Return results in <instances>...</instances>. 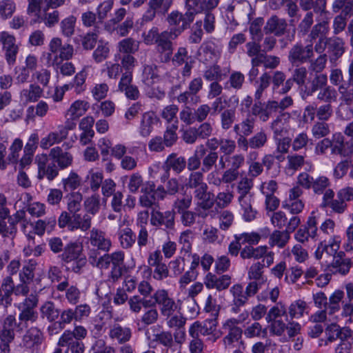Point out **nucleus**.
Wrapping results in <instances>:
<instances>
[{
    "label": "nucleus",
    "instance_id": "nucleus-1",
    "mask_svg": "<svg viewBox=\"0 0 353 353\" xmlns=\"http://www.w3.org/2000/svg\"><path fill=\"white\" fill-rule=\"evenodd\" d=\"M88 242L92 246L88 251L89 263L99 270H108L112 265L108 278L112 282L117 281L123 274L124 252L117 250L109 254L112 241L104 231L97 228L90 230Z\"/></svg>",
    "mask_w": 353,
    "mask_h": 353
},
{
    "label": "nucleus",
    "instance_id": "nucleus-2",
    "mask_svg": "<svg viewBox=\"0 0 353 353\" xmlns=\"http://www.w3.org/2000/svg\"><path fill=\"white\" fill-rule=\"evenodd\" d=\"M326 0H300L301 8L307 11L304 17L298 26L299 32L306 34L314 23V14L316 15L317 23L312 28L308 35L311 41L319 37H325L330 31L329 12L326 9Z\"/></svg>",
    "mask_w": 353,
    "mask_h": 353
},
{
    "label": "nucleus",
    "instance_id": "nucleus-3",
    "mask_svg": "<svg viewBox=\"0 0 353 353\" xmlns=\"http://www.w3.org/2000/svg\"><path fill=\"white\" fill-rule=\"evenodd\" d=\"M187 188L194 189V198L198 206L203 210H209L214 205L213 195L208 192V186L204 181L203 172H192L187 179Z\"/></svg>",
    "mask_w": 353,
    "mask_h": 353
},
{
    "label": "nucleus",
    "instance_id": "nucleus-4",
    "mask_svg": "<svg viewBox=\"0 0 353 353\" xmlns=\"http://www.w3.org/2000/svg\"><path fill=\"white\" fill-rule=\"evenodd\" d=\"M219 334L213 335L212 342H215L221 335L224 334L221 343L225 350H231L243 344V329L237 325L234 317L227 319L222 323Z\"/></svg>",
    "mask_w": 353,
    "mask_h": 353
},
{
    "label": "nucleus",
    "instance_id": "nucleus-5",
    "mask_svg": "<svg viewBox=\"0 0 353 353\" xmlns=\"http://www.w3.org/2000/svg\"><path fill=\"white\" fill-rule=\"evenodd\" d=\"M83 248L81 245L75 242H70L64 246V249L59 258L63 263H73L72 270L79 273L85 265L86 259L83 256Z\"/></svg>",
    "mask_w": 353,
    "mask_h": 353
},
{
    "label": "nucleus",
    "instance_id": "nucleus-6",
    "mask_svg": "<svg viewBox=\"0 0 353 353\" xmlns=\"http://www.w3.org/2000/svg\"><path fill=\"white\" fill-rule=\"evenodd\" d=\"M178 37V32H172L170 30H164L160 33L155 45L161 63H166L171 61V56L174 50L172 41Z\"/></svg>",
    "mask_w": 353,
    "mask_h": 353
},
{
    "label": "nucleus",
    "instance_id": "nucleus-7",
    "mask_svg": "<svg viewBox=\"0 0 353 353\" xmlns=\"http://www.w3.org/2000/svg\"><path fill=\"white\" fill-rule=\"evenodd\" d=\"M287 228L283 230H276L270 235L269 245L273 248L276 246L279 248H284L290 239V234L293 232L301 224L300 217L292 216Z\"/></svg>",
    "mask_w": 353,
    "mask_h": 353
},
{
    "label": "nucleus",
    "instance_id": "nucleus-8",
    "mask_svg": "<svg viewBox=\"0 0 353 353\" xmlns=\"http://www.w3.org/2000/svg\"><path fill=\"white\" fill-rule=\"evenodd\" d=\"M153 305H158L163 316L170 317L177 310L178 305L174 299L165 289H158L152 296Z\"/></svg>",
    "mask_w": 353,
    "mask_h": 353
},
{
    "label": "nucleus",
    "instance_id": "nucleus-9",
    "mask_svg": "<svg viewBox=\"0 0 353 353\" xmlns=\"http://www.w3.org/2000/svg\"><path fill=\"white\" fill-rule=\"evenodd\" d=\"M35 161L37 165L39 180L46 178L49 181H52L59 175L57 165L54 162L49 163V157L46 154H37Z\"/></svg>",
    "mask_w": 353,
    "mask_h": 353
},
{
    "label": "nucleus",
    "instance_id": "nucleus-10",
    "mask_svg": "<svg viewBox=\"0 0 353 353\" xmlns=\"http://www.w3.org/2000/svg\"><path fill=\"white\" fill-rule=\"evenodd\" d=\"M314 56L312 44L304 46L301 43L294 45L288 53V61L293 65H299L310 61Z\"/></svg>",
    "mask_w": 353,
    "mask_h": 353
},
{
    "label": "nucleus",
    "instance_id": "nucleus-11",
    "mask_svg": "<svg viewBox=\"0 0 353 353\" xmlns=\"http://www.w3.org/2000/svg\"><path fill=\"white\" fill-rule=\"evenodd\" d=\"M185 167L186 160L184 157L179 156L176 153L169 154L163 165L164 172L160 176L161 181L165 183L168 179L170 170L179 174L185 170Z\"/></svg>",
    "mask_w": 353,
    "mask_h": 353
},
{
    "label": "nucleus",
    "instance_id": "nucleus-12",
    "mask_svg": "<svg viewBox=\"0 0 353 353\" xmlns=\"http://www.w3.org/2000/svg\"><path fill=\"white\" fill-rule=\"evenodd\" d=\"M331 142V154L343 157H349L353 154V139L345 141L341 133L336 132L332 135Z\"/></svg>",
    "mask_w": 353,
    "mask_h": 353
},
{
    "label": "nucleus",
    "instance_id": "nucleus-13",
    "mask_svg": "<svg viewBox=\"0 0 353 353\" xmlns=\"http://www.w3.org/2000/svg\"><path fill=\"white\" fill-rule=\"evenodd\" d=\"M350 329L347 327H341L336 323L328 324L324 330L325 338L321 339L319 341L320 347L327 346L335 342L337 339H342L346 337Z\"/></svg>",
    "mask_w": 353,
    "mask_h": 353
},
{
    "label": "nucleus",
    "instance_id": "nucleus-14",
    "mask_svg": "<svg viewBox=\"0 0 353 353\" xmlns=\"http://www.w3.org/2000/svg\"><path fill=\"white\" fill-rule=\"evenodd\" d=\"M0 43L3 46L7 63L10 65H14L19 51L15 37L7 32H0Z\"/></svg>",
    "mask_w": 353,
    "mask_h": 353
},
{
    "label": "nucleus",
    "instance_id": "nucleus-15",
    "mask_svg": "<svg viewBox=\"0 0 353 353\" xmlns=\"http://www.w3.org/2000/svg\"><path fill=\"white\" fill-rule=\"evenodd\" d=\"M150 223L153 226H164L166 229L173 230L175 225V212L174 210L161 212L153 210L151 213Z\"/></svg>",
    "mask_w": 353,
    "mask_h": 353
},
{
    "label": "nucleus",
    "instance_id": "nucleus-16",
    "mask_svg": "<svg viewBox=\"0 0 353 353\" xmlns=\"http://www.w3.org/2000/svg\"><path fill=\"white\" fill-rule=\"evenodd\" d=\"M199 61L204 64L216 62L221 56V50L211 41L204 42L199 50Z\"/></svg>",
    "mask_w": 353,
    "mask_h": 353
},
{
    "label": "nucleus",
    "instance_id": "nucleus-17",
    "mask_svg": "<svg viewBox=\"0 0 353 353\" xmlns=\"http://www.w3.org/2000/svg\"><path fill=\"white\" fill-rule=\"evenodd\" d=\"M293 70L292 77L288 79L279 90V94H284L288 92L296 83L299 86L305 85L307 75V70L305 66L296 65Z\"/></svg>",
    "mask_w": 353,
    "mask_h": 353
},
{
    "label": "nucleus",
    "instance_id": "nucleus-18",
    "mask_svg": "<svg viewBox=\"0 0 353 353\" xmlns=\"http://www.w3.org/2000/svg\"><path fill=\"white\" fill-rule=\"evenodd\" d=\"M290 118V114L286 112H282L276 116L270 125L273 133V137H283L288 134Z\"/></svg>",
    "mask_w": 353,
    "mask_h": 353
},
{
    "label": "nucleus",
    "instance_id": "nucleus-19",
    "mask_svg": "<svg viewBox=\"0 0 353 353\" xmlns=\"http://www.w3.org/2000/svg\"><path fill=\"white\" fill-rule=\"evenodd\" d=\"M49 157L54 163H57V167L61 170L68 168L73 162L72 154L69 152L64 151L60 146L50 149Z\"/></svg>",
    "mask_w": 353,
    "mask_h": 353
},
{
    "label": "nucleus",
    "instance_id": "nucleus-20",
    "mask_svg": "<svg viewBox=\"0 0 353 353\" xmlns=\"http://www.w3.org/2000/svg\"><path fill=\"white\" fill-rule=\"evenodd\" d=\"M204 284L208 289H216L222 291L229 288L231 284V276L223 274L220 276L208 272L204 278Z\"/></svg>",
    "mask_w": 353,
    "mask_h": 353
},
{
    "label": "nucleus",
    "instance_id": "nucleus-21",
    "mask_svg": "<svg viewBox=\"0 0 353 353\" xmlns=\"http://www.w3.org/2000/svg\"><path fill=\"white\" fill-rule=\"evenodd\" d=\"M132 75L129 72L123 73L118 85V89L123 92L125 97L131 100H136L139 97V91L137 85L132 84Z\"/></svg>",
    "mask_w": 353,
    "mask_h": 353
},
{
    "label": "nucleus",
    "instance_id": "nucleus-22",
    "mask_svg": "<svg viewBox=\"0 0 353 353\" xmlns=\"http://www.w3.org/2000/svg\"><path fill=\"white\" fill-rule=\"evenodd\" d=\"M168 22L171 28L169 29L172 32H178L179 36L188 28L192 21H188L186 13L182 14L179 11H172L168 16Z\"/></svg>",
    "mask_w": 353,
    "mask_h": 353
},
{
    "label": "nucleus",
    "instance_id": "nucleus-23",
    "mask_svg": "<svg viewBox=\"0 0 353 353\" xmlns=\"http://www.w3.org/2000/svg\"><path fill=\"white\" fill-rule=\"evenodd\" d=\"M327 53L331 63L336 64L337 61L345 52V42L340 37H328Z\"/></svg>",
    "mask_w": 353,
    "mask_h": 353
},
{
    "label": "nucleus",
    "instance_id": "nucleus-24",
    "mask_svg": "<svg viewBox=\"0 0 353 353\" xmlns=\"http://www.w3.org/2000/svg\"><path fill=\"white\" fill-rule=\"evenodd\" d=\"M57 290L59 292H65V299L68 303L77 305L80 302L81 292L76 285L69 286V282L67 279L60 282L57 285Z\"/></svg>",
    "mask_w": 353,
    "mask_h": 353
},
{
    "label": "nucleus",
    "instance_id": "nucleus-25",
    "mask_svg": "<svg viewBox=\"0 0 353 353\" xmlns=\"http://www.w3.org/2000/svg\"><path fill=\"white\" fill-rule=\"evenodd\" d=\"M272 112H274V108L270 100L265 103H262L260 100L256 101L251 109V116L258 117L259 120L266 122L271 117Z\"/></svg>",
    "mask_w": 353,
    "mask_h": 353
},
{
    "label": "nucleus",
    "instance_id": "nucleus-26",
    "mask_svg": "<svg viewBox=\"0 0 353 353\" xmlns=\"http://www.w3.org/2000/svg\"><path fill=\"white\" fill-rule=\"evenodd\" d=\"M159 122V118L154 112H146L143 114L139 126V134L143 137L150 136L154 125Z\"/></svg>",
    "mask_w": 353,
    "mask_h": 353
},
{
    "label": "nucleus",
    "instance_id": "nucleus-27",
    "mask_svg": "<svg viewBox=\"0 0 353 353\" xmlns=\"http://www.w3.org/2000/svg\"><path fill=\"white\" fill-rule=\"evenodd\" d=\"M287 26V22L284 19L274 15L267 21L264 31L265 33H272L275 36L279 37L285 33Z\"/></svg>",
    "mask_w": 353,
    "mask_h": 353
},
{
    "label": "nucleus",
    "instance_id": "nucleus-28",
    "mask_svg": "<svg viewBox=\"0 0 353 353\" xmlns=\"http://www.w3.org/2000/svg\"><path fill=\"white\" fill-rule=\"evenodd\" d=\"M352 261L347 258L343 252H339L334 256L331 263L332 271L342 275L347 274L350 269Z\"/></svg>",
    "mask_w": 353,
    "mask_h": 353
},
{
    "label": "nucleus",
    "instance_id": "nucleus-29",
    "mask_svg": "<svg viewBox=\"0 0 353 353\" xmlns=\"http://www.w3.org/2000/svg\"><path fill=\"white\" fill-rule=\"evenodd\" d=\"M161 74L159 67L155 64H148L143 65L142 72V81L148 85L151 86L159 81Z\"/></svg>",
    "mask_w": 353,
    "mask_h": 353
},
{
    "label": "nucleus",
    "instance_id": "nucleus-30",
    "mask_svg": "<svg viewBox=\"0 0 353 353\" xmlns=\"http://www.w3.org/2000/svg\"><path fill=\"white\" fill-rule=\"evenodd\" d=\"M255 123L256 119L249 112L245 119L234 125L233 131L236 135L250 136L254 132Z\"/></svg>",
    "mask_w": 353,
    "mask_h": 353
},
{
    "label": "nucleus",
    "instance_id": "nucleus-31",
    "mask_svg": "<svg viewBox=\"0 0 353 353\" xmlns=\"http://www.w3.org/2000/svg\"><path fill=\"white\" fill-rule=\"evenodd\" d=\"M43 340V334L41 331L36 327H30L23 336L21 345L26 348H32L34 345L41 343Z\"/></svg>",
    "mask_w": 353,
    "mask_h": 353
},
{
    "label": "nucleus",
    "instance_id": "nucleus-32",
    "mask_svg": "<svg viewBox=\"0 0 353 353\" xmlns=\"http://www.w3.org/2000/svg\"><path fill=\"white\" fill-rule=\"evenodd\" d=\"M154 336V341L165 347L164 353H174L180 349V347L174 344L173 336L170 332L163 331L155 334Z\"/></svg>",
    "mask_w": 353,
    "mask_h": 353
},
{
    "label": "nucleus",
    "instance_id": "nucleus-33",
    "mask_svg": "<svg viewBox=\"0 0 353 353\" xmlns=\"http://www.w3.org/2000/svg\"><path fill=\"white\" fill-rule=\"evenodd\" d=\"M2 290H3V297L0 300V307L6 309L11 305V295L14 290V284L12 278L10 276H6L1 283Z\"/></svg>",
    "mask_w": 353,
    "mask_h": 353
},
{
    "label": "nucleus",
    "instance_id": "nucleus-34",
    "mask_svg": "<svg viewBox=\"0 0 353 353\" xmlns=\"http://www.w3.org/2000/svg\"><path fill=\"white\" fill-rule=\"evenodd\" d=\"M43 90L37 84L32 83L28 88L23 89L20 92V99L26 103L36 102L41 97Z\"/></svg>",
    "mask_w": 353,
    "mask_h": 353
},
{
    "label": "nucleus",
    "instance_id": "nucleus-35",
    "mask_svg": "<svg viewBox=\"0 0 353 353\" xmlns=\"http://www.w3.org/2000/svg\"><path fill=\"white\" fill-rule=\"evenodd\" d=\"M64 132L60 129L57 131L50 132L46 137L40 141V147L43 150H48L55 144H59L66 139Z\"/></svg>",
    "mask_w": 353,
    "mask_h": 353
},
{
    "label": "nucleus",
    "instance_id": "nucleus-36",
    "mask_svg": "<svg viewBox=\"0 0 353 353\" xmlns=\"http://www.w3.org/2000/svg\"><path fill=\"white\" fill-rule=\"evenodd\" d=\"M92 217L88 214H81L77 213L72 214V221L70 225V230L74 231L80 229L85 232L91 228Z\"/></svg>",
    "mask_w": 353,
    "mask_h": 353
},
{
    "label": "nucleus",
    "instance_id": "nucleus-37",
    "mask_svg": "<svg viewBox=\"0 0 353 353\" xmlns=\"http://www.w3.org/2000/svg\"><path fill=\"white\" fill-rule=\"evenodd\" d=\"M38 263L35 259L25 261L19 274L20 281L31 283L34 278V271Z\"/></svg>",
    "mask_w": 353,
    "mask_h": 353
},
{
    "label": "nucleus",
    "instance_id": "nucleus-38",
    "mask_svg": "<svg viewBox=\"0 0 353 353\" xmlns=\"http://www.w3.org/2000/svg\"><path fill=\"white\" fill-rule=\"evenodd\" d=\"M103 181V172L97 168L90 169L85 177V181L89 185L90 188L92 192H97L99 190Z\"/></svg>",
    "mask_w": 353,
    "mask_h": 353
},
{
    "label": "nucleus",
    "instance_id": "nucleus-39",
    "mask_svg": "<svg viewBox=\"0 0 353 353\" xmlns=\"http://www.w3.org/2000/svg\"><path fill=\"white\" fill-rule=\"evenodd\" d=\"M39 310L41 318L46 319L49 322L55 321L60 314L59 310L56 307L54 303L51 301L43 303Z\"/></svg>",
    "mask_w": 353,
    "mask_h": 353
},
{
    "label": "nucleus",
    "instance_id": "nucleus-40",
    "mask_svg": "<svg viewBox=\"0 0 353 353\" xmlns=\"http://www.w3.org/2000/svg\"><path fill=\"white\" fill-rule=\"evenodd\" d=\"M61 184L64 192H72L81 185V178L76 172L71 171L61 179Z\"/></svg>",
    "mask_w": 353,
    "mask_h": 353
},
{
    "label": "nucleus",
    "instance_id": "nucleus-41",
    "mask_svg": "<svg viewBox=\"0 0 353 353\" xmlns=\"http://www.w3.org/2000/svg\"><path fill=\"white\" fill-rule=\"evenodd\" d=\"M132 336L131 330L128 327H122L119 324L113 325L110 330L111 339L123 343L128 341Z\"/></svg>",
    "mask_w": 353,
    "mask_h": 353
},
{
    "label": "nucleus",
    "instance_id": "nucleus-42",
    "mask_svg": "<svg viewBox=\"0 0 353 353\" xmlns=\"http://www.w3.org/2000/svg\"><path fill=\"white\" fill-rule=\"evenodd\" d=\"M88 108V103L85 101L77 100L72 103L67 111L65 117H70L71 120H77L83 115Z\"/></svg>",
    "mask_w": 353,
    "mask_h": 353
},
{
    "label": "nucleus",
    "instance_id": "nucleus-43",
    "mask_svg": "<svg viewBox=\"0 0 353 353\" xmlns=\"http://www.w3.org/2000/svg\"><path fill=\"white\" fill-rule=\"evenodd\" d=\"M179 108L176 105L171 104L165 106L161 112V117L165 120L167 125L179 126L177 113Z\"/></svg>",
    "mask_w": 353,
    "mask_h": 353
},
{
    "label": "nucleus",
    "instance_id": "nucleus-44",
    "mask_svg": "<svg viewBox=\"0 0 353 353\" xmlns=\"http://www.w3.org/2000/svg\"><path fill=\"white\" fill-rule=\"evenodd\" d=\"M185 8L188 21H193L196 14L203 12L202 0H185Z\"/></svg>",
    "mask_w": 353,
    "mask_h": 353
},
{
    "label": "nucleus",
    "instance_id": "nucleus-45",
    "mask_svg": "<svg viewBox=\"0 0 353 353\" xmlns=\"http://www.w3.org/2000/svg\"><path fill=\"white\" fill-rule=\"evenodd\" d=\"M119 243L122 248L129 249L136 241V236L130 228L121 229L118 232Z\"/></svg>",
    "mask_w": 353,
    "mask_h": 353
},
{
    "label": "nucleus",
    "instance_id": "nucleus-46",
    "mask_svg": "<svg viewBox=\"0 0 353 353\" xmlns=\"http://www.w3.org/2000/svg\"><path fill=\"white\" fill-rule=\"evenodd\" d=\"M52 65L63 76H72L75 72V67L71 62L58 61V56L55 55L51 63Z\"/></svg>",
    "mask_w": 353,
    "mask_h": 353
},
{
    "label": "nucleus",
    "instance_id": "nucleus-47",
    "mask_svg": "<svg viewBox=\"0 0 353 353\" xmlns=\"http://www.w3.org/2000/svg\"><path fill=\"white\" fill-rule=\"evenodd\" d=\"M65 199L67 200V209L71 214L78 212L81 207V203L83 199L81 193L72 192L68 193Z\"/></svg>",
    "mask_w": 353,
    "mask_h": 353
},
{
    "label": "nucleus",
    "instance_id": "nucleus-48",
    "mask_svg": "<svg viewBox=\"0 0 353 353\" xmlns=\"http://www.w3.org/2000/svg\"><path fill=\"white\" fill-rule=\"evenodd\" d=\"M139 42L135 39L128 37L122 39L118 43V50L125 54H132L138 51Z\"/></svg>",
    "mask_w": 353,
    "mask_h": 353
},
{
    "label": "nucleus",
    "instance_id": "nucleus-49",
    "mask_svg": "<svg viewBox=\"0 0 353 353\" xmlns=\"http://www.w3.org/2000/svg\"><path fill=\"white\" fill-rule=\"evenodd\" d=\"M319 90V91L316 96V99L319 101L330 104H331L332 102L336 101L338 93L334 88L330 85H327L326 87Z\"/></svg>",
    "mask_w": 353,
    "mask_h": 353
},
{
    "label": "nucleus",
    "instance_id": "nucleus-50",
    "mask_svg": "<svg viewBox=\"0 0 353 353\" xmlns=\"http://www.w3.org/2000/svg\"><path fill=\"white\" fill-rule=\"evenodd\" d=\"M265 265L261 262L254 263L249 268L248 272V278L250 280L258 281L259 283L265 282V279L263 275Z\"/></svg>",
    "mask_w": 353,
    "mask_h": 353
},
{
    "label": "nucleus",
    "instance_id": "nucleus-51",
    "mask_svg": "<svg viewBox=\"0 0 353 353\" xmlns=\"http://www.w3.org/2000/svg\"><path fill=\"white\" fill-rule=\"evenodd\" d=\"M271 82V75L267 72H263L259 78V80L256 82V88L254 92L255 101H259L263 92L270 86Z\"/></svg>",
    "mask_w": 353,
    "mask_h": 353
},
{
    "label": "nucleus",
    "instance_id": "nucleus-52",
    "mask_svg": "<svg viewBox=\"0 0 353 353\" xmlns=\"http://www.w3.org/2000/svg\"><path fill=\"white\" fill-rule=\"evenodd\" d=\"M344 296V292L341 290L334 291L327 299V307L329 315H332L339 311L340 303Z\"/></svg>",
    "mask_w": 353,
    "mask_h": 353
},
{
    "label": "nucleus",
    "instance_id": "nucleus-53",
    "mask_svg": "<svg viewBox=\"0 0 353 353\" xmlns=\"http://www.w3.org/2000/svg\"><path fill=\"white\" fill-rule=\"evenodd\" d=\"M332 8L335 13L341 10L344 16H352L353 15V0H335Z\"/></svg>",
    "mask_w": 353,
    "mask_h": 353
},
{
    "label": "nucleus",
    "instance_id": "nucleus-54",
    "mask_svg": "<svg viewBox=\"0 0 353 353\" xmlns=\"http://www.w3.org/2000/svg\"><path fill=\"white\" fill-rule=\"evenodd\" d=\"M100 199V195L97 193L85 199L83 205L87 214L94 215L99 211L101 206Z\"/></svg>",
    "mask_w": 353,
    "mask_h": 353
},
{
    "label": "nucleus",
    "instance_id": "nucleus-55",
    "mask_svg": "<svg viewBox=\"0 0 353 353\" xmlns=\"http://www.w3.org/2000/svg\"><path fill=\"white\" fill-rule=\"evenodd\" d=\"M353 332L350 330L346 337L342 338L335 347V353H353Z\"/></svg>",
    "mask_w": 353,
    "mask_h": 353
},
{
    "label": "nucleus",
    "instance_id": "nucleus-56",
    "mask_svg": "<svg viewBox=\"0 0 353 353\" xmlns=\"http://www.w3.org/2000/svg\"><path fill=\"white\" fill-rule=\"evenodd\" d=\"M244 335L246 338H264L267 335V330L263 328L262 325L258 323L254 322L248 325L243 331Z\"/></svg>",
    "mask_w": 353,
    "mask_h": 353
},
{
    "label": "nucleus",
    "instance_id": "nucleus-57",
    "mask_svg": "<svg viewBox=\"0 0 353 353\" xmlns=\"http://www.w3.org/2000/svg\"><path fill=\"white\" fill-rule=\"evenodd\" d=\"M193 239L192 232L187 230L181 233L179 243L181 245V254L190 255L192 251V241Z\"/></svg>",
    "mask_w": 353,
    "mask_h": 353
},
{
    "label": "nucleus",
    "instance_id": "nucleus-58",
    "mask_svg": "<svg viewBox=\"0 0 353 353\" xmlns=\"http://www.w3.org/2000/svg\"><path fill=\"white\" fill-rule=\"evenodd\" d=\"M203 239L210 243H221L223 239V235L219 230L213 226H207L203 230Z\"/></svg>",
    "mask_w": 353,
    "mask_h": 353
},
{
    "label": "nucleus",
    "instance_id": "nucleus-59",
    "mask_svg": "<svg viewBox=\"0 0 353 353\" xmlns=\"http://www.w3.org/2000/svg\"><path fill=\"white\" fill-rule=\"evenodd\" d=\"M236 118L235 108L226 109L220 114L221 127L223 130H229L233 125Z\"/></svg>",
    "mask_w": 353,
    "mask_h": 353
},
{
    "label": "nucleus",
    "instance_id": "nucleus-60",
    "mask_svg": "<svg viewBox=\"0 0 353 353\" xmlns=\"http://www.w3.org/2000/svg\"><path fill=\"white\" fill-rule=\"evenodd\" d=\"M230 293L232 296V302H235L238 305H245L248 301V297L241 284L238 283L232 286L230 289Z\"/></svg>",
    "mask_w": 353,
    "mask_h": 353
},
{
    "label": "nucleus",
    "instance_id": "nucleus-61",
    "mask_svg": "<svg viewBox=\"0 0 353 353\" xmlns=\"http://www.w3.org/2000/svg\"><path fill=\"white\" fill-rule=\"evenodd\" d=\"M311 132L315 139L325 137L330 133V125L325 121H319L312 125Z\"/></svg>",
    "mask_w": 353,
    "mask_h": 353
},
{
    "label": "nucleus",
    "instance_id": "nucleus-62",
    "mask_svg": "<svg viewBox=\"0 0 353 353\" xmlns=\"http://www.w3.org/2000/svg\"><path fill=\"white\" fill-rule=\"evenodd\" d=\"M245 82V75L239 71H233L228 78L226 85L236 90L242 89Z\"/></svg>",
    "mask_w": 353,
    "mask_h": 353
},
{
    "label": "nucleus",
    "instance_id": "nucleus-63",
    "mask_svg": "<svg viewBox=\"0 0 353 353\" xmlns=\"http://www.w3.org/2000/svg\"><path fill=\"white\" fill-rule=\"evenodd\" d=\"M270 220L272 224L275 228H278L279 229L285 228V229L290 224V218L288 219L284 212L279 210L272 214Z\"/></svg>",
    "mask_w": 353,
    "mask_h": 353
},
{
    "label": "nucleus",
    "instance_id": "nucleus-64",
    "mask_svg": "<svg viewBox=\"0 0 353 353\" xmlns=\"http://www.w3.org/2000/svg\"><path fill=\"white\" fill-rule=\"evenodd\" d=\"M307 303L303 300H297L290 304L288 312L291 318L299 319L303 316Z\"/></svg>",
    "mask_w": 353,
    "mask_h": 353
}]
</instances>
